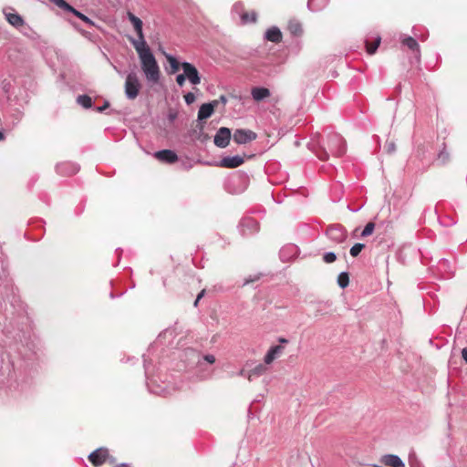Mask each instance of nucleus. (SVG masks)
<instances>
[{
  "instance_id": "nucleus-11",
  "label": "nucleus",
  "mask_w": 467,
  "mask_h": 467,
  "mask_svg": "<svg viewBox=\"0 0 467 467\" xmlns=\"http://www.w3.org/2000/svg\"><path fill=\"white\" fill-rule=\"evenodd\" d=\"M244 157L239 156V155L226 156V157H223L220 161L219 166L223 167V168L233 169V168L239 167L240 165H242L244 163Z\"/></svg>"
},
{
  "instance_id": "nucleus-12",
  "label": "nucleus",
  "mask_w": 467,
  "mask_h": 467,
  "mask_svg": "<svg viewBox=\"0 0 467 467\" xmlns=\"http://www.w3.org/2000/svg\"><path fill=\"white\" fill-rule=\"evenodd\" d=\"M217 105L218 100H213L212 102L202 104L198 111V119L202 120L210 118Z\"/></svg>"
},
{
  "instance_id": "nucleus-51",
  "label": "nucleus",
  "mask_w": 467,
  "mask_h": 467,
  "mask_svg": "<svg viewBox=\"0 0 467 467\" xmlns=\"http://www.w3.org/2000/svg\"><path fill=\"white\" fill-rule=\"evenodd\" d=\"M82 35L86 36L87 33L85 31H81Z\"/></svg>"
},
{
  "instance_id": "nucleus-23",
  "label": "nucleus",
  "mask_w": 467,
  "mask_h": 467,
  "mask_svg": "<svg viewBox=\"0 0 467 467\" xmlns=\"http://www.w3.org/2000/svg\"><path fill=\"white\" fill-rule=\"evenodd\" d=\"M67 12H69V13H72L73 15H75L77 17H78L79 19H81L83 22H85L86 24H88V26H95V23L90 19L88 18L87 16H85L84 14H82L81 12L78 11L76 8H74L72 5H70V8H68L67 10Z\"/></svg>"
},
{
  "instance_id": "nucleus-33",
  "label": "nucleus",
  "mask_w": 467,
  "mask_h": 467,
  "mask_svg": "<svg viewBox=\"0 0 467 467\" xmlns=\"http://www.w3.org/2000/svg\"><path fill=\"white\" fill-rule=\"evenodd\" d=\"M243 23L254 22L256 20L255 13L248 14L244 13L241 16Z\"/></svg>"
},
{
  "instance_id": "nucleus-17",
  "label": "nucleus",
  "mask_w": 467,
  "mask_h": 467,
  "mask_svg": "<svg viewBox=\"0 0 467 467\" xmlns=\"http://www.w3.org/2000/svg\"><path fill=\"white\" fill-rule=\"evenodd\" d=\"M265 38L273 43H279L282 40V33L276 26H272L266 30Z\"/></svg>"
},
{
  "instance_id": "nucleus-3",
  "label": "nucleus",
  "mask_w": 467,
  "mask_h": 467,
  "mask_svg": "<svg viewBox=\"0 0 467 467\" xmlns=\"http://www.w3.org/2000/svg\"><path fill=\"white\" fill-rule=\"evenodd\" d=\"M327 147L330 153L336 157L343 156L347 150L346 141L339 134H332L329 136Z\"/></svg>"
},
{
  "instance_id": "nucleus-4",
  "label": "nucleus",
  "mask_w": 467,
  "mask_h": 467,
  "mask_svg": "<svg viewBox=\"0 0 467 467\" xmlns=\"http://www.w3.org/2000/svg\"><path fill=\"white\" fill-rule=\"evenodd\" d=\"M3 14L6 21L16 29L25 27L31 30V27L26 24L24 18L19 14L16 13L12 7L4 8Z\"/></svg>"
},
{
  "instance_id": "nucleus-27",
  "label": "nucleus",
  "mask_w": 467,
  "mask_h": 467,
  "mask_svg": "<svg viewBox=\"0 0 467 467\" xmlns=\"http://www.w3.org/2000/svg\"><path fill=\"white\" fill-rule=\"evenodd\" d=\"M337 284L341 288H346L349 284L348 274L342 272L337 276Z\"/></svg>"
},
{
  "instance_id": "nucleus-35",
  "label": "nucleus",
  "mask_w": 467,
  "mask_h": 467,
  "mask_svg": "<svg viewBox=\"0 0 467 467\" xmlns=\"http://www.w3.org/2000/svg\"><path fill=\"white\" fill-rule=\"evenodd\" d=\"M449 160V153L445 150H441L438 155V161L444 164Z\"/></svg>"
},
{
  "instance_id": "nucleus-37",
  "label": "nucleus",
  "mask_w": 467,
  "mask_h": 467,
  "mask_svg": "<svg viewBox=\"0 0 467 467\" xmlns=\"http://www.w3.org/2000/svg\"><path fill=\"white\" fill-rule=\"evenodd\" d=\"M195 95L192 92H188L184 95V99L187 105H191L195 101Z\"/></svg>"
},
{
  "instance_id": "nucleus-30",
  "label": "nucleus",
  "mask_w": 467,
  "mask_h": 467,
  "mask_svg": "<svg viewBox=\"0 0 467 467\" xmlns=\"http://www.w3.org/2000/svg\"><path fill=\"white\" fill-rule=\"evenodd\" d=\"M374 229H375V223L372 222L368 223L366 224V226L364 227L363 231L361 232V236L367 237V236L371 235L374 232Z\"/></svg>"
},
{
  "instance_id": "nucleus-47",
  "label": "nucleus",
  "mask_w": 467,
  "mask_h": 467,
  "mask_svg": "<svg viewBox=\"0 0 467 467\" xmlns=\"http://www.w3.org/2000/svg\"><path fill=\"white\" fill-rule=\"evenodd\" d=\"M115 467H130V466L127 463H122V464L115 466Z\"/></svg>"
},
{
  "instance_id": "nucleus-34",
  "label": "nucleus",
  "mask_w": 467,
  "mask_h": 467,
  "mask_svg": "<svg viewBox=\"0 0 467 467\" xmlns=\"http://www.w3.org/2000/svg\"><path fill=\"white\" fill-rule=\"evenodd\" d=\"M337 259V255L335 253L333 252H327L324 254L323 256V260L324 262L327 263V264H330V263H333L335 262Z\"/></svg>"
},
{
  "instance_id": "nucleus-38",
  "label": "nucleus",
  "mask_w": 467,
  "mask_h": 467,
  "mask_svg": "<svg viewBox=\"0 0 467 467\" xmlns=\"http://www.w3.org/2000/svg\"><path fill=\"white\" fill-rule=\"evenodd\" d=\"M385 148L388 153H393L396 150V145L393 141L387 142Z\"/></svg>"
},
{
  "instance_id": "nucleus-50",
  "label": "nucleus",
  "mask_w": 467,
  "mask_h": 467,
  "mask_svg": "<svg viewBox=\"0 0 467 467\" xmlns=\"http://www.w3.org/2000/svg\"><path fill=\"white\" fill-rule=\"evenodd\" d=\"M198 303H199V301H197V298H196L195 301H194V306H197Z\"/></svg>"
},
{
  "instance_id": "nucleus-36",
  "label": "nucleus",
  "mask_w": 467,
  "mask_h": 467,
  "mask_svg": "<svg viewBox=\"0 0 467 467\" xmlns=\"http://www.w3.org/2000/svg\"><path fill=\"white\" fill-rule=\"evenodd\" d=\"M20 32L28 36V37H32L34 38L35 37V35H36V33L31 28V30L27 29V28H25V27H21L19 28Z\"/></svg>"
},
{
  "instance_id": "nucleus-44",
  "label": "nucleus",
  "mask_w": 467,
  "mask_h": 467,
  "mask_svg": "<svg viewBox=\"0 0 467 467\" xmlns=\"http://www.w3.org/2000/svg\"><path fill=\"white\" fill-rule=\"evenodd\" d=\"M204 292H205V291H204V290H202V291H201V292L199 293V295L197 296V301H200V299L203 296Z\"/></svg>"
},
{
  "instance_id": "nucleus-2",
  "label": "nucleus",
  "mask_w": 467,
  "mask_h": 467,
  "mask_svg": "<svg viewBox=\"0 0 467 467\" xmlns=\"http://www.w3.org/2000/svg\"><path fill=\"white\" fill-rule=\"evenodd\" d=\"M124 88L128 99L133 100L138 97L141 84L135 72H130L127 75Z\"/></svg>"
},
{
  "instance_id": "nucleus-9",
  "label": "nucleus",
  "mask_w": 467,
  "mask_h": 467,
  "mask_svg": "<svg viewBox=\"0 0 467 467\" xmlns=\"http://www.w3.org/2000/svg\"><path fill=\"white\" fill-rule=\"evenodd\" d=\"M56 170L60 175L70 176L76 174L79 171V166L77 163L66 161L57 164Z\"/></svg>"
},
{
  "instance_id": "nucleus-41",
  "label": "nucleus",
  "mask_w": 467,
  "mask_h": 467,
  "mask_svg": "<svg viewBox=\"0 0 467 467\" xmlns=\"http://www.w3.org/2000/svg\"><path fill=\"white\" fill-rule=\"evenodd\" d=\"M109 107V103L108 101H106V102L104 103V105H103V106H101V107H98V108L96 109V110H97L98 112H102L104 109H108Z\"/></svg>"
},
{
  "instance_id": "nucleus-18",
  "label": "nucleus",
  "mask_w": 467,
  "mask_h": 467,
  "mask_svg": "<svg viewBox=\"0 0 467 467\" xmlns=\"http://www.w3.org/2000/svg\"><path fill=\"white\" fill-rule=\"evenodd\" d=\"M402 45L406 46L411 51L415 52L416 58H420V46L415 38L411 36H404L401 38Z\"/></svg>"
},
{
  "instance_id": "nucleus-14",
  "label": "nucleus",
  "mask_w": 467,
  "mask_h": 467,
  "mask_svg": "<svg viewBox=\"0 0 467 467\" xmlns=\"http://www.w3.org/2000/svg\"><path fill=\"white\" fill-rule=\"evenodd\" d=\"M380 462L389 467H405L402 460L398 455L394 454L383 455L380 459Z\"/></svg>"
},
{
  "instance_id": "nucleus-43",
  "label": "nucleus",
  "mask_w": 467,
  "mask_h": 467,
  "mask_svg": "<svg viewBox=\"0 0 467 467\" xmlns=\"http://www.w3.org/2000/svg\"><path fill=\"white\" fill-rule=\"evenodd\" d=\"M462 358L464 359V361L467 363V348H464L462 350Z\"/></svg>"
},
{
  "instance_id": "nucleus-46",
  "label": "nucleus",
  "mask_w": 467,
  "mask_h": 467,
  "mask_svg": "<svg viewBox=\"0 0 467 467\" xmlns=\"http://www.w3.org/2000/svg\"><path fill=\"white\" fill-rule=\"evenodd\" d=\"M278 341H279L280 343H282V344H286V343L288 342V340H287V339H285V338H284V337H280V338L278 339Z\"/></svg>"
},
{
  "instance_id": "nucleus-29",
  "label": "nucleus",
  "mask_w": 467,
  "mask_h": 467,
  "mask_svg": "<svg viewBox=\"0 0 467 467\" xmlns=\"http://www.w3.org/2000/svg\"><path fill=\"white\" fill-rule=\"evenodd\" d=\"M409 465L410 467H423L422 462L414 452H411L409 455Z\"/></svg>"
},
{
  "instance_id": "nucleus-8",
  "label": "nucleus",
  "mask_w": 467,
  "mask_h": 467,
  "mask_svg": "<svg viewBox=\"0 0 467 467\" xmlns=\"http://www.w3.org/2000/svg\"><path fill=\"white\" fill-rule=\"evenodd\" d=\"M256 139V134L249 130H236L233 140L237 144H245Z\"/></svg>"
},
{
  "instance_id": "nucleus-31",
  "label": "nucleus",
  "mask_w": 467,
  "mask_h": 467,
  "mask_svg": "<svg viewBox=\"0 0 467 467\" xmlns=\"http://www.w3.org/2000/svg\"><path fill=\"white\" fill-rule=\"evenodd\" d=\"M364 247H365V244H359V243L355 244L350 248V251H349L351 256H353V257L358 256Z\"/></svg>"
},
{
  "instance_id": "nucleus-19",
  "label": "nucleus",
  "mask_w": 467,
  "mask_h": 467,
  "mask_svg": "<svg viewBox=\"0 0 467 467\" xmlns=\"http://www.w3.org/2000/svg\"><path fill=\"white\" fill-rule=\"evenodd\" d=\"M252 97L255 101H261L270 96V91L266 88H254L251 91Z\"/></svg>"
},
{
  "instance_id": "nucleus-40",
  "label": "nucleus",
  "mask_w": 467,
  "mask_h": 467,
  "mask_svg": "<svg viewBox=\"0 0 467 467\" xmlns=\"http://www.w3.org/2000/svg\"><path fill=\"white\" fill-rule=\"evenodd\" d=\"M275 359V358L270 354L268 351L267 353L265 354V358H264V361L266 365H269L271 364L274 360Z\"/></svg>"
},
{
  "instance_id": "nucleus-52",
  "label": "nucleus",
  "mask_w": 467,
  "mask_h": 467,
  "mask_svg": "<svg viewBox=\"0 0 467 467\" xmlns=\"http://www.w3.org/2000/svg\"><path fill=\"white\" fill-rule=\"evenodd\" d=\"M238 6H239V5H234V9H237V8H238Z\"/></svg>"
},
{
  "instance_id": "nucleus-7",
  "label": "nucleus",
  "mask_w": 467,
  "mask_h": 467,
  "mask_svg": "<svg viewBox=\"0 0 467 467\" xmlns=\"http://www.w3.org/2000/svg\"><path fill=\"white\" fill-rule=\"evenodd\" d=\"M231 140V130L228 128H220L213 139L214 144L219 148H225Z\"/></svg>"
},
{
  "instance_id": "nucleus-45",
  "label": "nucleus",
  "mask_w": 467,
  "mask_h": 467,
  "mask_svg": "<svg viewBox=\"0 0 467 467\" xmlns=\"http://www.w3.org/2000/svg\"><path fill=\"white\" fill-rule=\"evenodd\" d=\"M239 375L247 378V372L244 369L240 370Z\"/></svg>"
},
{
  "instance_id": "nucleus-42",
  "label": "nucleus",
  "mask_w": 467,
  "mask_h": 467,
  "mask_svg": "<svg viewBox=\"0 0 467 467\" xmlns=\"http://www.w3.org/2000/svg\"><path fill=\"white\" fill-rule=\"evenodd\" d=\"M217 100H218V103L221 102L223 105H225L227 103V98L224 95L220 96L219 99H217Z\"/></svg>"
},
{
  "instance_id": "nucleus-10",
  "label": "nucleus",
  "mask_w": 467,
  "mask_h": 467,
  "mask_svg": "<svg viewBox=\"0 0 467 467\" xmlns=\"http://www.w3.org/2000/svg\"><path fill=\"white\" fill-rule=\"evenodd\" d=\"M109 456V451L106 448H99L94 451H92L88 455V460L94 464L95 466H99L102 463L105 462L106 459Z\"/></svg>"
},
{
  "instance_id": "nucleus-25",
  "label": "nucleus",
  "mask_w": 467,
  "mask_h": 467,
  "mask_svg": "<svg viewBox=\"0 0 467 467\" xmlns=\"http://www.w3.org/2000/svg\"><path fill=\"white\" fill-rule=\"evenodd\" d=\"M380 41H381V37L379 36H378L376 38H375V41L373 44H370L368 40H366V48H367V52L369 54V55H372L376 52V50L378 49L379 44H380Z\"/></svg>"
},
{
  "instance_id": "nucleus-24",
  "label": "nucleus",
  "mask_w": 467,
  "mask_h": 467,
  "mask_svg": "<svg viewBox=\"0 0 467 467\" xmlns=\"http://www.w3.org/2000/svg\"><path fill=\"white\" fill-rule=\"evenodd\" d=\"M380 41H381V37L379 36H378L376 38H375V41L373 44H370L368 40H366V48H367V52L369 54V55H372L376 52V50L378 49L379 44H380Z\"/></svg>"
},
{
  "instance_id": "nucleus-16",
  "label": "nucleus",
  "mask_w": 467,
  "mask_h": 467,
  "mask_svg": "<svg viewBox=\"0 0 467 467\" xmlns=\"http://www.w3.org/2000/svg\"><path fill=\"white\" fill-rule=\"evenodd\" d=\"M188 352L197 357V366L201 368L203 367L204 363L212 365L216 360L215 356L213 354L201 355L193 349H189Z\"/></svg>"
},
{
  "instance_id": "nucleus-21",
  "label": "nucleus",
  "mask_w": 467,
  "mask_h": 467,
  "mask_svg": "<svg viewBox=\"0 0 467 467\" xmlns=\"http://www.w3.org/2000/svg\"><path fill=\"white\" fill-rule=\"evenodd\" d=\"M328 4V0H308L307 7L313 12L322 10Z\"/></svg>"
},
{
  "instance_id": "nucleus-32",
  "label": "nucleus",
  "mask_w": 467,
  "mask_h": 467,
  "mask_svg": "<svg viewBox=\"0 0 467 467\" xmlns=\"http://www.w3.org/2000/svg\"><path fill=\"white\" fill-rule=\"evenodd\" d=\"M284 347L282 346H273L269 348L268 352L272 354L275 358L283 353Z\"/></svg>"
},
{
  "instance_id": "nucleus-26",
  "label": "nucleus",
  "mask_w": 467,
  "mask_h": 467,
  "mask_svg": "<svg viewBox=\"0 0 467 467\" xmlns=\"http://www.w3.org/2000/svg\"><path fill=\"white\" fill-rule=\"evenodd\" d=\"M77 102L85 109H90L92 107V99L88 95H79L77 98Z\"/></svg>"
},
{
  "instance_id": "nucleus-28",
  "label": "nucleus",
  "mask_w": 467,
  "mask_h": 467,
  "mask_svg": "<svg viewBox=\"0 0 467 467\" xmlns=\"http://www.w3.org/2000/svg\"><path fill=\"white\" fill-rule=\"evenodd\" d=\"M288 29L293 35H299L302 32L301 25L296 21H290Z\"/></svg>"
},
{
  "instance_id": "nucleus-48",
  "label": "nucleus",
  "mask_w": 467,
  "mask_h": 467,
  "mask_svg": "<svg viewBox=\"0 0 467 467\" xmlns=\"http://www.w3.org/2000/svg\"><path fill=\"white\" fill-rule=\"evenodd\" d=\"M327 156V152H324V156H319V159L321 160H325Z\"/></svg>"
},
{
  "instance_id": "nucleus-6",
  "label": "nucleus",
  "mask_w": 467,
  "mask_h": 467,
  "mask_svg": "<svg viewBox=\"0 0 467 467\" xmlns=\"http://www.w3.org/2000/svg\"><path fill=\"white\" fill-rule=\"evenodd\" d=\"M182 68L183 70V74L185 75L186 78L192 84V85H199L201 83V77L197 70V68L189 62H182Z\"/></svg>"
},
{
  "instance_id": "nucleus-1",
  "label": "nucleus",
  "mask_w": 467,
  "mask_h": 467,
  "mask_svg": "<svg viewBox=\"0 0 467 467\" xmlns=\"http://www.w3.org/2000/svg\"><path fill=\"white\" fill-rule=\"evenodd\" d=\"M127 16L138 36L137 38H130V41L138 53L145 78L148 82L157 83L161 78V71L155 57L145 41L142 21L131 12H128Z\"/></svg>"
},
{
  "instance_id": "nucleus-49",
  "label": "nucleus",
  "mask_w": 467,
  "mask_h": 467,
  "mask_svg": "<svg viewBox=\"0 0 467 467\" xmlns=\"http://www.w3.org/2000/svg\"><path fill=\"white\" fill-rule=\"evenodd\" d=\"M4 139V134L3 132L0 131V140H2Z\"/></svg>"
},
{
  "instance_id": "nucleus-39",
  "label": "nucleus",
  "mask_w": 467,
  "mask_h": 467,
  "mask_svg": "<svg viewBox=\"0 0 467 467\" xmlns=\"http://www.w3.org/2000/svg\"><path fill=\"white\" fill-rule=\"evenodd\" d=\"M186 77L185 75L182 73V74H179L177 77H176V82L177 84L180 86V87H182L185 83V80H186Z\"/></svg>"
},
{
  "instance_id": "nucleus-22",
  "label": "nucleus",
  "mask_w": 467,
  "mask_h": 467,
  "mask_svg": "<svg viewBox=\"0 0 467 467\" xmlns=\"http://www.w3.org/2000/svg\"><path fill=\"white\" fill-rule=\"evenodd\" d=\"M165 57L170 64L171 74L176 73L182 67V63H180L172 55L165 54Z\"/></svg>"
},
{
  "instance_id": "nucleus-13",
  "label": "nucleus",
  "mask_w": 467,
  "mask_h": 467,
  "mask_svg": "<svg viewBox=\"0 0 467 467\" xmlns=\"http://www.w3.org/2000/svg\"><path fill=\"white\" fill-rule=\"evenodd\" d=\"M154 157L166 163H173L178 160L177 154L171 150H161L154 153Z\"/></svg>"
},
{
  "instance_id": "nucleus-15",
  "label": "nucleus",
  "mask_w": 467,
  "mask_h": 467,
  "mask_svg": "<svg viewBox=\"0 0 467 467\" xmlns=\"http://www.w3.org/2000/svg\"><path fill=\"white\" fill-rule=\"evenodd\" d=\"M240 226L243 234H248L256 232L258 229L257 222L253 218H245L242 220Z\"/></svg>"
},
{
  "instance_id": "nucleus-5",
  "label": "nucleus",
  "mask_w": 467,
  "mask_h": 467,
  "mask_svg": "<svg viewBox=\"0 0 467 467\" xmlns=\"http://www.w3.org/2000/svg\"><path fill=\"white\" fill-rule=\"evenodd\" d=\"M326 234L331 241L337 244L343 243L347 239V231L339 224L328 226Z\"/></svg>"
},
{
  "instance_id": "nucleus-20",
  "label": "nucleus",
  "mask_w": 467,
  "mask_h": 467,
  "mask_svg": "<svg viewBox=\"0 0 467 467\" xmlns=\"http://www.w3.org/2000/svg\"><path fill=\"white\" fill-rule=\"evenodd\" d=\"M267 370V368L264 364L256 365L253 369L247 372V379L249 381L254 380V378L260 377L265 374Z\"/></svg>"
}]
</instances>
